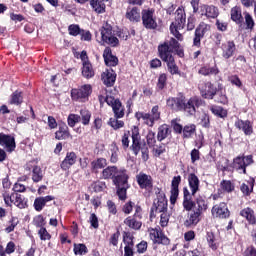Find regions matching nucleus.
Returning <instances> with one entry per match:
<instances>
[{
    "instance_id": "obj_60",
    "label": "nucleus",
    "mask_w": 256,
    "mask_h": 256,
    "mask_svg": "<svg viewBox=\"0 0 256 256\" xmlns=\"http://www.w3.org/2000/svg\"><path fill=\"white\" fill-rule=\"evenodd\" d=\"M200 125H202V127H205L206 129H209V127H210L209 115H207V114L201 115Z\"/></svg>"
},
{
    "instance_id": "obj_54",
    "label": "nucleus",
    "mask_w": 256,
    "mask_h": 256,
    "mask_svg": "<svg viewBox=\"0 0 256 256\" xmlns=\"http://www.w3.org/2000/svg\"><path fill=\"white\" fill-rule=\"evenodd\" d=\"M38 235L41 241H49V239H51V234H49V232H47V229L45 228H40V230L38 231Z\"/></svg>"
},
{
    "instance_id": "obj_44",
    "label": "nucleus",
    "mask_w": 256,
    "mask_h": 256,
    "mask_svg": "<svg viewBox=\"0 0 256 256\" xmlns=\"http://www.w3.org/2000/svg\"><path fill=\"white\" fill-rule=\"evenodd\" d=\"M32 180L35 183H39L41 179H43V171H41V168L39 166H35L32 171Z\"/></svg>"
},
{
    "instance_id": "obj_47",
    "label": "nucleus",
    "mask_w": 256,
    "mask_h": 256,
    "mask_svg": "<svg viewBox=\"0 0 256 256\" xmlns=\"http://www.w3.org/2000/svg\"><path fill=\"white\" fill-rule=\"evenodd\" d=\"M92 169H103L107 167V160L105 158H98L91 163Z\"/></svg>"
},
{
    "instance_id": "obj_26",
    "label": "nucleus",
    "mask_w": 256,
    "mask_h": 256,
    "mask_svg": "<svg viewBox=\"0 0 256 256\" xmlns=\"http://www.w3.org/2000/svg\"><path fill=\"white\" fill-rule=\"evenodd\" d=\"M126 19L133 22L141 21V11L137 7L128 8L126 12Z\"/></svg>"
},
{
    "instance_id": "obj_30",
    "label": "nucleus",
    "mask_w": 256,
    "mask_h": 256,
    "mask_svg": "<svg viewBox=\"0 0 256 256\" xmlns=\"http://www.w3.org/2000/svg\"><path fill=\"white\" fill-rule=\"evenodd\" d=\"M69 137H71V134L69 133V128L67 126H60L59 130L55 133V138L58 141L69 139Z\"/></svg>"
},
{
    "instance_id": "obj_31",
    "label": "nucleus",
    "mask_w": 256,
    "mask_h": 256,
    "mask_svg": "<svg viewBox=\"0 0 256 256\" xmlns=\"http://www.w3.org/2000/svg\"><path fill=\"white\" fill-rule=\"evenodd\" d=\"M82 75L86 79H91V77L95 76V70H93V65L90 62H85L82 64Z\"/></svg>"
},
{
    "instance_id": "obj_13",
    "label": "nucleus",
    "mask_w": 256,
    "mask_h": 256,
    "mask_svg": "<svg viewBox=\"0 0 256 256\" xmlns=\"http://www.w3.org/2000/svg\"><path fill=\"white\" fill-rule=\"evenodd\" d=\"M0 145L1 147H5L6 151L9 153H13L16 147L15 137L5 133H0Z\"/></svg>"
},
{
    "instance_id": "obj_15",
    "label": "nucleus",
    "mask_w": 256,
    "mask_h": 256,
    "mask_svg": "<svg viewBox=\"0 0 256 256\" xmlns=\"http://www.w3.org/2000/svg\"><path fill=\"white\" fill-rule=\"evenodd\" d=\"M137 183L141 189H153V178L143 172H140L137 176Z\"/></svg>"
},
{
    "instance_id": "obj_56",
    "label": "nucleus",
    "mask_w": 256,
    "mask_h": 256,
    "mask_svg": "<svg viewBox=\"0 0 256 256\" xmlns=\"http://www.w3.org/2000/svg\"><path fill=\"white\" fill-rule=\"evenodd\" d=\"M160 225H161V227H167V225H169V213L168 212H162L160 214Z\"/></svg>"
},
{
    "instance_id": "obj_55",
    "label": "nucleus",
    "mask_w": 256,
    "mask_h": 256,
    "mask_svg": "<svg viewBox=\"0 0 256 256\" xmlns=\"http://www.w3.org/2000/svg\"><path fill=\"white\" fill-rule=\"evenodd\" d=\"M123 241L125 244V247H133V235L131 233H124Z\"/></svg>"
},
{
    "instance_id": "obj_32",
    "label": "nucleus",
    "mask_w": 256,
    "mask_h": 256,
    "mask_svg": "<svg viewBox=\"0 0 256 256\" xmlns=\"http://www.w3.org/2000/svg\"><path fill=\"white\" fill-rule=\"evenodd\" d=\"M163 61L167 63L168 71L171 73V75H179V67H177V64H175V58H173V56Z\"/></svg>"
},
{
    "instance_id": "obj_35",
    "label": "nucleus",
    "mask_w": 256,
    "mask_h": 256,
    "mask_svg": "<svg viewBox=\"0 0 256 256\" xmlns=\"http://www.w3.org/2000/svg\"><path fill=\"white\" fill-rule=\"evenodd\" d=\"M90 5L95 13L101 14L105 13V3L100 0H90Z\"/></svg>"
},
{
    "instance_id": "obj_34",
    "label": "nucleus",
    "mask_w": 256,
    "mask_h": 256,
    "mask_svg": "<svg viewBox=\"0 0 256 256\" xmlns=\"http://www.w3.org/2000/svg\"><path fill=\"white\" fill-rule=\"evenodd\" d=\"M200 75H204L207 77L208 75H219V68L217 66L209 67V66H203L198 71Z\"/></svg>"
},
{
    "instance_id": "obj_52",
    "label": "nucleus",
    "mask_w": 256,
    "mask_h": 256,
    "mask_svg": "<svg viewBox=\"0 0 256 256\" xmlns=\"http://www.w3.org/2000/svg\"><path fill=\"white\" fill-rule=\"evenodd\" d=\"M119 161V148L117 146H112L110 163H117Z\"/></svg>"
},
{
    "instance_id": "obj_7",
    "label": "nucleus",
    "mask_w": 256,
    "mask_h": 256,
    "mask_svg": "<svg viewBox=\"0 0 256 256\" xmlns=\"http://www.w3.org/2000/svg\"><path fill=\"white\" fill-rule=\"evenodd\" d=\"M135 116L138 121L142 120L145 125H148V127H153L155 125V121H159V119H161V112H159V106H154L151 109L150 114L145 112H137Z\"/></svg>"
},
{
    "instance_id": "obj_36",
    "label": "nucleus",
    "mask_w": 256,
    "mask_h": 256,
    "mask_svg": "<svg viewBox=\"0 0 256 256\" xmlns=\"http://www.w3.org/2000/svg\"><path fill=\"white\" fill-rule=\"evenodd\" d=\"M204 35H205V28H203L202 26L198 27L195 30V37L193 40L195 47H199V45H201V39H203Z\"/></svg>"
},
{
    "instance_id": "obj_58",
    "label": "nucleus",
    "mask_w": 256,
    "mask_h": 256,
    "mask_svg": "<svg viewBox=\"0 0 256 256\" xmlns=\"http://www.w3.org/2000/svg\"><path fill=\"white\" fill-rule=\"evenodd\" d=\"M147 144L149 145V147H153L155 145V143H157V140L155 139V132L153 131H149L147 136Z\"/></svg>"
},
{
    "instance_id": "obj_39",
    "label": "nucleus",
    "mask_w": 256,
    "mask_h": 256,
    "mask_svg": "<svg viewBox=\"0 0 256 256\" xmlns=\"http://www.w3.org/2000/svg\"><path fill=\"white\" fill-rule=\"evenodd\" d=\"M112 109H113V112H114V115H115L116 119H121L122 117H124L125 109L123 108V105L121 104V101L116 102Z\"/></svg>"
},
{
    "instance_id": "obj_9",
    "label": "nucleus",
    "mask_w": 256,
    "mask_h": 256,
    "mask_svg": "<svg viewBox=\"0 0 256 256\" xmlns=\"http://www.w3.org/2000/svg\"><path fill=\"white\" fill-rule=\"evenodd\" d=\"M91 95V85H83L80 88H74L71 90V97L73 101H87L88 97Z\"/></svg>"
},
{
    "instance_id": "obj_28",
    "label": "nucleus",
    "mask_w": 256,
    "mask_h": 256,
    "mask_svg": "<svg viewBox=\"0 0 256 256\" xmlns=\"http://www.w3.org/2000/svg\"><path fill=\"white\" fill-rule=\"evenodd\" d=\"M188 183L191 190V194L195 195L199 191V178L195 174H190L188 176Z\"/></svg>"
},
{
    "instance_id": "obj_6",
    "label": "nucleus",
    "mask_w": 256,
    "mask_h": 256,
    "mask_svg": "<svg viewBox=\"0 0 256 256\" xmlns=\"http://www.w3.org/2000/svg\"><path fill=\"white\" fill-rule=\"evenodd\" d=\"M173 51H179V42H177L175 38L166 40L164 43L158 46V52L162 61L173 57V55L171 54L173 53Z\"/></svg>"
},
{
    "instance_id": "obj_37",
    "label": "nucleus",
    "mask_w": 256,
    "mask_h": 256,
    "mask_svg": "<svg viewBox=\"0 0 256 256\" xmlns=\"http://www.w3.org/2000/svg\"><path fill=\"white\" fill-rule=\"evenodd\" d=\"M199 217H201V212L194 210L192 213H190L188 219L186 220V225H197V223L200 221Z\"/></svg>"
},
{
    "instance_id": "obj_4",
    "label": "nucleus",
    "mask_w": 256,
    "mask_h": 256,
    "mask_svg": "<svg viewBox=\"0 0 256 256\" xmlns=\"http://www.w3.org/2000/svg\"><path fill=\"white\" fill-rule=\"evenodd\" d=\"M185 27V12L182 9L176 10L175 21L170 25V33L178 39V41H183V35L179 33L181 29Z\"/></svg>"
},
{
    "instance_id": "obj_53",
    "label": "nucleus",
    "mask_w": 256,
    "mask_h": 256,
    "mask_svg": "<svg viewBox=\"0 0 256 256\" xmlns=\"http://www.w3.org/2000/svg\"><path fill=\"white\" fill-rule=\"evenodd\" d=\"M81 121V116L77 114H70L68 116V125L69 127H74L76 123H79Z\"/></svg>"
},
{
    "instance_id": "obj_20",
    "label": "nucleus",
    "mask_w": 256,
    "mask_h": 256,
    "mask_svg": "<svg viewBox=\"0 0 256 256\" xmlns=\"http://www.w3.org/2000/svg\"><path fill=\"white\" fill-rule=\"evenodd\" d=\"M117 79V75L113 69L105 70L102 73V81L106 87H113L115 85V80Z\"/></svg>"
},
{
    "instance_id": "obj_17",
    "label": "nucleus",
    "mask_w": 256,
    "mask_h": 256,
    "mask_svg": "<svg viewBox=\"0 0 256 256\" xmlns=\"http://www.w3.org/2000/svg\"><path fill=\"white\" fill-rule=\"evenodd\" d=\"M212 215L213 217H219V219H227V217H229V209L227 208V204L222 202L213 206Z\"/></svg>"
},
{
    "instance_id": "obj_64",
    "label": "nucleus",
    "mask_w": 256,
    "mask_h": 256,
    "mask_svg": "<svg viewBox=\"0 0 256 256\" xmlns=\"http://www.w3.org/2000/svg\"><path fill=\"white\" fill-rule=\"evenodd\" d=\"M129 137H131V133L125 132L124 135L122 136V146L123 149H128L129 148Z\"/></svg>"
},
{
    "instance_id": "obj_29",
    "label": "nucleus",
    "mask_w": 256,
    "mask_h": 256,
    "mask_svg": "<svg viewBox=\"0 0 256 256\" xmlns=\"http://www.w3.org/2000/svg\"><path fill=\"white\" fill-rule=\"evenodd\" d=\"M231 19L236 23L237 25H241L243 23V15L241 14V8L239 7H233L230 12Z\"/></svg>"
},
{
    "instance_id": "obj_18",
    "label": "nucleus",
    "mask_w": 256,
    "mask_h": 256,
    "mask_svg": "<svg viewBox=\"0 0 256 256\" xmlns=\"http://www.w3.org/2000/svg\"><path fill=\"white\" fill-rule=\"evenodd\" d=\"M199 89L205 99H212L217 94V87L211 82H206L204 85L199 86Z\"/></svg>"
},
{
    "instance_id": "obj_23",
    "label": "nucleus",
    "mask_w": 256,
    "mask_h": 256,
    "mask_svg": "<svg viewBox=\"0 0 256 256\" xmlns=\"http://www.w3.org/2000/svg\"><path fill=\"white\" fill-rule=\"evenodd\" d=\"M105 64L108 67H115L117 66V63H119V59L117 57L113 56L111 53V49L106 48L103 53Z\"/></svg>"
},
{
    "instance_id": "obj_25",
    "label": "nucleus",
    "mask_w": 256,
    "mask_h": 256,
    "mask_svg": "<svg viewBox=\"0 0 256 256\" xmlns=\"http://www.w3.org/2000/svg\"><path fill=\"white\" fill-rule=\"evenodd\" d=\"M128 179H126L125 181L120 180V182L117 184L115 183L114 185H116L117 187V195L119 197V199H125L127 197V189H129V184L127 183Z\"/></svg>"
},
{
    "instance_id": "obj_8",
    "label": "nucleus",
    "mask_w": 256,
    "mask_h": 256,
    "mask_svg": "<svg viewBox=\"0 0 256 256\" xmlns=\"http://www.w3.org/2000/svg\"><path fill=\"white\" fill-rule=\"evenodd\" d=\"M253 164V156H238L233 161V169L239 171V173H247V167Z\"/></svg>"
},
{
    "instance_id": "obj_43",
    "label": "nucleus",
    "mask_w": 256,
    "mask_h": 256,
    "mask_svg": "<svg viewBox=\"0 0 256 256\" xmlns=\"http://www.w3.org/2000/svg\"><path fill=\"white\" fill-rule=\"evenodd\" d=\"M13 203H14V205H16V207H18V209H25V207H27V202L19 194H14V202Z\"/></svg>"
},
{
    "instance_id": "obj_62",
    "label": "nucleus",
    "mask_w": 256,
    "mask_h": 256,
    "mask_svg": "<svg viewBox=\"0 0 256 256\" xmlns=\"http://www.w3.org/2000/svg\"><path fill=\"white\" fill-rule=\"evenodd\" d=\"M221 186H222V189L224 191H227V193H231V191H233V189H235V187L233 186V184L231 183V181H227V180H224L222 183H221Z\"/></svg>"
},
{
    "instance_id": "obj_14",
    "label": "nucleus",
    "mask_w": 256,
    "mask_h": 256,
    "mask_svg": "<svg viewBox=\"0 0 256 256\" xmlns=\"http://www.w3.org/2000/svg\"><path fill=\"white\" fill-rule=\"evenodd\" d=\"M220 49L222 51L223 59H231V57L235 55V51H237V46L235 45L234 41L230 40V41L224 42L221 45Z\"/></svg>"
},
{
    "instance_id": "obj_45",
    "label": "nucleus",
    "mask_w": 256,
    "mask_h": 256,
    "mask_svg": "<svg viewBox=\"0 0 256 256\" xmlns=\"http://www.w3.org/2000/svg\"><path fill=\"white\" fill-rule=\"evenodd\" d=\"M210 111H212L213 115H217V117H227V110L223 109V107L212 106Z\"/></svg>"
},
{
    "instance_id": "obj_27",
    "label": "nucleus",
    "mask_w": 256,
    "mask_h": 256,
    "mask_svg": "<svg viewBox=\"0 0 256 256\" xmlns=\"http://www.w3.org/2000/svg\"><path fill=\"white\" fill-rule=\"evenodd\" d=\"M241 217H244L250 225H255L256 223V217L255 212L251 208H244L240 212Z\"/></svg>"
},
{
    "instance_id": "obj_38",
    "label": "nucleus",
    "mask_w": 256,
    "mask_h": 256,
    "mask_svg": "<svg viewBox=\"0 0 256 256\" xmlns=\"http://www.w3.org/2000/svg\"><path fill=\"white\" fill-rule=\"evenodd\" d=\"M206 241L213 251H217L219 244H217V239L215 238V234L213 232H208L206 236Z\"/></svg>"
},
{
    "instance_id": "obj_51",
    "label": "nucleus",
    "mask_w": 256,
    "mask_h": 256,
    "mask_svg": "<svg viewBox=\"0 0 256 256\" xmlns=\"http://www.w3.org/2000/svg\"><path fill=\"white\" fill-rule=\"evenodd\" d=\"M74 253L75 255H85L87 253V246L85 244H75Z\"/></svg>"
},
{
    "instance_id": "obj_42",
    "label": "nucleus",
    "mask_w": 256,
    "mask_h": 256,
    "mask_svg": "<svg viewBox=\"0 0 256 256\" xmlns=\"http://www.w3.org/2000/svg\"><path fill=\"white\" fill-rule=\"evenodd\" d=\"M255 180L251 179L250 181H247L246 183H243L241 185V191L244 193V195H249L253 191Z\"/></svg>"
},
{
    "instance_id": "obj_19",
    "label": "nucleus",
    "mask_w": 256,
    "mask_h": 256,
    "mask_svg": "<svg viewBox=\"0 0 256 256\" xmlns=\"http://www.w3.org/2000/svg\"><path fill=\"white\" fill-rule=\"evenodd\" d=\"M181 183V176H175L172 179L171 184V195H170V203L175 205L177 201V197H179V184Z\"/></svg>"
},
{
    "instance_id": "obj_48",
    "label": "nucleus",
    "mask_w": 256,
    "mask_h": 256,
    "mask_svg": "<svg viewBox=\"0 0 256 256\" xmlns=\"http://www.w3.org/2000/svg\"><path fill=\"white\" fill-rule=\"evenodd\" d=\"M196 126L195 124L186 125L183 129V136L186 139H189L195 133Z\"/></svg>"
},
{
    "instance_id": "obj_1",
    "label": "nucleus",
    "mask_w": 256,
    "mask_h": 256,
    "mask_svg": "<svg viewBox=\"0 0 256 256\" xmlns=\"http://www.w3.org/2000/svg\"><path fill=\"white\" fill-rule=\"evenodd\" d=\"M201 101L198 98H191L185 103L183 98H170L167 100V105L173 111H185L187 115H193L195 113V107H199Z\"/></svg>"
},
{
    "instance_id": "obj_41",
    "label": "nucleus",
    "mask_w": 256,
    "mask_h": 256,
    "mask_svg": "<svg viewBox=\"0 0 256 256\" xmlns=\"http://www.w3.org/2000/svg\"><path fill=\"white\" fill-rule=\"evenodd\" d=\"M169 136V126L167 124H163L158 128V141H163V139H167Z\"/></svg>"
},
{
    "instance_id": "obj_24",
    "label": "nucleus",
    "mask_w": 256,
    "mask_h": 256,
    "mask_svg": "<svg viewBox=\"0 0 256 256\" xmlns=\"http://www.w3.org/2000/svg\"><path fill=\"white\" fill-rule=\"evenodd\" d=\"M235 127L240 131H243L246 135H251V133H253V126L249 121L237 120L235 122Z\"/></svg>"
},
{
    "instance_id": "obj_46",
    "label": "nucleus",
    "mask_w": 256,
    "mask_h": 256,
    "mask_svg": "<svg viewBox=\"0 0 256 256\" xmlns=\"http://www.w3.org/2000/svg\"><path fill=\"white\" fill-rule=\"evenodd\" d=\"M10 103L11 105H21L23 103V96L21 95V92L15 91L12 94Z\"/></svg>"
},
{
    "instance_id": "obj_63",
    "label": "nucleus",
    "mask_w": 256,
    "mask_h": 256,
    "mask_svg": "<svg viewBox=\"0 0 256 256\" xmlns=\"http://www.w3.org/2000/svg\"><path fill=\"white\" fill-rule=\"evenodd\" d=\"M44 206H45V202L44 200L41 199V197L35 199L34 207L36 211H43Z\"/></svg>"
},
{
    "instance_id": "obj_3",
    "label": "nucleus",
    "mask_w": 256,
    "mask_h": 256,
    "mask_svg": "<svg viewBox=\"0 0 256 256\" xmlns=\"http://www.w3.org/2000/svg\"><path fill=\"white\" fill-rule=\"evenodd\" d=\"M131 138V151H133L134 155H139V151H141L143 161H147L149 159V149L145 146H141V135H139V129L134 128L132 130Z\"/></svg>"
},
{
    "instance_id": "obj_40",
    "label": "nucleus",
    "mask_w": 256,
    "mask_h": 256,
    "mask_svg": "<svg viewBox=\"0 0 256 256\" xmlns=\"http://www.w3.org/2000/svg\"><path fill=\"white\" fill-rule=\"evenodd\" d=\"M80 121L82 122V125H89L91 121V113L89 110L85 108L80 110Z\"/></svg>"
},
{
    "instance_id": "obj_16",
    "label": "nucleus",
    "mask_w": 256,
    "mask_h": 256,
    "mask_svg": "<svg viewBox=\"0 0 256 256\" xmlns=\"http://www.w3.org/2000/svg\"><path fill=\"white\" fill-rule=\"evenodd\" d=\"M149 233L150 239L153 241V243L169 245V238L164 236L163 232H161L159 229H150Z\"/></svg>"
},
{
    "instance_id": "obj_5",
    "label": "nucleus",
    "mask_w": 256,
    "mask_h": 256,
    "mask_svg": "<svg viewBox=\"0 0 256 256\" xmlns=\"http://www.w3.org/2000/svg\"><path fill=\"white\" fill-rule=\"evenodd\" d=\"M101 45H110L111 47H117L119 45V39L113 35V27L109 23H105L100 29Z\"/></svg>"
},
{
    "instance_id": "obj_21",
    "label": "nucleus",
    "mask_w": 256,
    "mask_h": 256,
    "mask_svg": "<svg viewBox=\"0 0 256 256\" xmlns=\"http://www.w3.org/2000/svg\"><path fill=\"white\" fill-rule=\"evenodd\" d=\"M76 161L77 155L74 152L67 153L65 159L61 163V169L67 171V169H70L72 165H75Z\"/></svg>"
},
{
    "instance_id": "obj_22",
    "label": "nucleus",
    "mask_w": 256,
    "mask_h": 256,
    "mask_svg": "<svg viewBox=\"0 0 256 256\" xmlns=\"http://www.w3.org/2000/svg\"><path fill=\"white\" fill-rule=\"evenodd\" d=\"M201 13L202 15H205L206 17L210 19H215L219 17V9L215 6H207V5H202L201 6Z\"/></svg>"
},
{
    "instance_id": "obj_61",
    "label": "nucleus",
    "mask_w": 256,
    "mask_h": 256,
    "mask_svg": "<svg viewBox=\"0 0 256 256\" xmlns=\"http://www.w3.org/2000/svg\"><path fill=\"white\" fill-rule=\"evenodd\" d=\"M68 31L70 35H73V37H77L79 33L81 32V29L79 28V25L72 24L68 27Z\"/></svg>"
},
{
    "instance_id": "obj_11",
    "label": "nucleus",
    "mask_w": 256,
    "mask_h": 256,
    "mask_svg": "<svg viewBox=\"0 0 256 256\" xmlns=\"http://www.w3.org/2000/svg\"><path fill=\"white\" fill-rule=\"evenodd\" d=\"M138 219H141V207H136V212L134 214V217H128L124 220V224L127 225L130 229H141V221Z\"/></svg>"
},
{
    "instance_id": "obj_59",
    "label": "nucleus",
    "mask_w": 256,
    "mask_h": 256,
    "mask_svg": "<svg viewBox=\"0 0 256 256\" xmlns=\"http://www.w3.org/2000/svg\"><path fill=\"white\" fill-rule=\"evenodd\" d=\"M4 203L11 207V204L15 201V194L9 195L8 193L3 194Z\"/></svg>"
},
{
    "instance_id": "obj_57",
    "label": "nucleus",
    "mask_w": 256,
    "mask_h": 256,
    "mask_svg": "<svg viewBox=\"0 0 256 256\" xmlns=\"http://www.w3.org/2000/svg\"><path fill=\"white\" fill-rule=\"evenodd\" d=\"M165 85H167V74H160L157 87L158 89H164Z\"/></svg>"
},
{
    "instance_id": "obj_12",
    "label": "nucleus",
    "mask_w": 256,
    "mask_h": 256,
    "mask_svg": "<svg viewBox=\"0 0 256 256\" xmlns=\"http://www.w3.org/2000/svg\"><path fill=\"white\" fill-rule=\"evenodd\" d=\"M142 23L146 29H155L157 27V20L153 16V11H142Z\"/></svg>"
},
{
    "instance_id": "obj_2",
    "label": "nucleus",
    "mask_w": 256,
    "mask_h": 256,
    "mask_svg": "<svg viewBox=\"0 0 256 256\" xmlns=\"http://www.w3.org/2000/svg\"><path fill=\"white\" fill-rule=\"evenodd\" d=\"M103 179H113V183L119 184L121 180L129 179L125 169H119L117 166H108L102 171Z\"/></svg>"
},
{
    "instance_id": "obj_10",
    "label": "nucleus",
    "mask_w": 256,
    "mask_h": 256,
    "mask_svg": "<svg viewBox=\"0 0 256 256\" xmlns=\"http://www.w3.org/2000/svg\"><path fill=\"white\" fill-rule=\"evenodd\" d=\"M167 212V199L165 196L159 195L158 198L154 201L153 207L150 212V219L157 217V213H166Z\"/></svg>"
},
{
    "instance_id": "obj_50",
    "label": "nucleus",
    "mask_w": 256,
    "mask_h": 256,
    "mask_svg": "<svg viewBox=\"0 0 256 256\" xmlns=\"http://www.w3.org/2000/svg\"><path fill=\"white\" fill-rule=\"evenodd\" d=\"M105 183L102 181H97L91 184L90 189L94 191L95 193H101V191H104L105 189Z\"/></svg>"
},
{
    "instance_id": "obj_33",
    "label": "nucleus",
    "mask_w": 256,
    "mask_h": 256,
    "mask_svg": "<svg viewBox=\"0 0 256 256\" xmlns=\"http://www.w3.org/2000/svg\"><path fill=\"white\" fill-rule=\"evenodd\" d=\"M208 203L207 200L205 198H203L202 196H199L196 199V206H195V211H198V213H205V210L208 209Z\"/></svg>"
},
{
    "instance_id": "obj_49",
    "label": "nucleus",
    "mask_w": 256,
    "mask_h": 256,
    "mask_svg": "<svg viewBox=\"0 0 256 256\" xmlns=\"http://www.w3.org/2000/svg\"><path fill=\"white\" fill-rule=\"evenodd\" d=\"M108 124L110 125V127H112V129H121L122 127L125 126V122L118 120L116 118H110Z\"/></svg>"
}]
</instances>
